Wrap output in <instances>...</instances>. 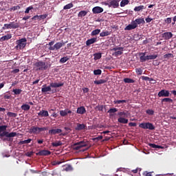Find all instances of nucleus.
Returning a JSON list of instances; mask_svg holds the SVG:
<instances>
[{
    "label": "nucleus",
    "mask_w": 176,
    "mask_h": 176,
    "mask_svg": "<svg viewBox=\"0 0 176 176\" xmlns=\"http://www.w3.org/2000/svg\"><path fill=\"white\" fill-rule=\"evenodd\" d=\"M38 116H41V118H47L49 116V112L46 110H41L38 113Z\"/></svg>",
    "instance_id": "412c9836"
},
{
    "label": "nucleus",
    "mask_w": 176,
    "mask_h": 176,
    "mask_svg": "<svg viewBox=\"0 0 176 176\" xmlns=\"http://www.w3.org/2000/svg\"><path fill=\"white\" fill-rule=\"evenodd\" d=\"M22 91L23 90L20 89H14L12 90V93H14L15 96H19V94H21Z\"/></svg>",
    "instance_id": "f704fd0d"
},
{
    "label": "nucleus",
    "mask_w": 176,
    "mask_h": 176,
    "mask_svg": "<svg viewBox=\"0 0 176 176\" xmlns=\"http://www.w3.org/2000/svg\"><path fill=\"white\" fill-rule=\"evenodd\" d=\"M139 56L140 63H145V61H148V56H146V52H140Z\"/></svg>",
    "instance_id": "2eb2a0df"
},
{
    "label": "nucleus",
    "mask_w": 176,
    "mask_h": 176,
    "mask_svg": "<svg viewBox=\"0 0 176 176\" xmlns=\"http://www.w3.org/2000/svg\"><path fill=\"white\" fill-rule=\"evenodd\" d=\"M34 66L38 67V71H43L47 69V66H46V63L38 61L34 63Z\"/></svg>",
    "instance_id": "9d476101"
},
{
    "label": "nucleus",
    "mask_w": 176,
    "mask_h": 176,
    "mask_svg": "<svg viewBox=\"0 0 176 176\" xmlns=\"http://www.w3.org/2000/svg\"><path fill=\"white\" fill-rule=\"evenodd\" d=\"M86 112V108L85 107L81 106L77 109L76 113H79L80 115H84Z\"/></svg>",
    "instance_id": "393cba45"
},
{
    "label": "nucleus",
    "mask_w": 176,
    "mask_h": 176,
    "mask_svg": "<svg viewBox=\"0 0 176 176\" xmlns=\"http://www.w3.org/2000/svg\"><path fill=\"white\" fill-rule=\"evenodd\" d=\"M20 6H14L12 7V10H19V9H20Z\"/></svg>",
    "instance_id": "774afa93"
},
{
    "label": "nucleus",
    "mask_w": 176,
    "mask_h": 176,
    "mask_svg": "<svg viewBox=\"0 0 176 176\" xmlns=\"http://www.w3.org/2000/svg\"><path fill=\"white\" fill-rule=\"evenodd\" d=\"M68 60H69V58H68V56H64L60 59L59 63H60L61 64H64V63H67Z\"/></svg>",
    "instance_id": "e433bc0d"
},
{
    "label": "nucleus",
    "mask_w": 176,
    "mask_h": 176,
    "mask_svg": "<svg viewBox=\"0 0 176 176\" xmlns=\"http://www.w3.org/2000/svg\"><path fill=\"white\" fill-rule=\"evenodd\" d=\"M141 79H142V80H146V81H151V80H153V78H151L148 76H141Z\"/></svg>",
    "instance_id": "49530a36"
},
{
    "label": "nucleus",
    "mask_w": 176,
    "mask_h": 176,
    "mask_svg": "<svg viewBox=\"0 0 176 176\" xmlns=\"http://www.w3.org/2000/svg\"><path fill=\"white\" fill-rule=\"evenodd\" d=\"M111 50V52H115L114 53H113V56H115V57H118V56H122V54H123V50H124V47H114L112 48Z\"/></svg>",
    "instance_id": "6e6552de"
},
{
    "label": "nucleus",
    "mask_w": 176,
    "mask_h": 176,
    "mask_svg": "<svg viewBox=\"0 0 176 176\" xmlns=\"http://www.w3.org/2000/svg\"><path fill=\"white\" fill-rule=\"evenodd\" d=\"M148 60H156L157 58V55H147Z\"/></svg>",
    "instance_id": "37998d69"
},
{
    "label": "nucleus",
    "mask_w": 176,
    "mask_h": 176,
    "mask_svg": "<svg viewBox=\"0 0 176 176\" xmlns=\"http://www.w3.org/2000/svg\"><path fill=\"white\" fill-rule=\"evenodd\" d=\"M36 156H49L52 155V152L48 150H41L39 152L36 153Z\"/></svg>",
    "instance_id": "4468645a"
},
{
    "label": "nucleus",
    "mask_w": 176,
    "mask_h": 176,
    "mask_svg": "<svg viewBox=\"0 0 176 176\" xmlns=\"http://www.w3.org/2000/svg\"><path fill=\"white\" fill-rule=\"evenodd\" d=\"M101 74H102V71L100 69L94 70V75H101Z\"/></svg>",
    "instance_id": "a18cd8bd"
},
{
    "label": "nucleus",
    "mask_w": 176,
    "mask_h": 176,
    "mask_svg": "<svg viewBox=\"0 0 176 176\" xmlns=\"http://www.w3.org/2000/svg\"><path fill=\"white\" fill-rule=\"evenodd\" d=\"M174 57V55L173 54H166L164 55V58H171Z\"/></svg>",
    "instance_id": "603ef678"
},
{
    "label": "nucleus",
    "mask_w": 176,
    "mask_h": 176,
    "mask_svg": "<svg viewBox=\"0 0 176 176\" xmlns=\"http://www.w3.org/2000/svg\"><path fill=\"white\" fill-rule=\"evenodd\" d=\"M21 109H22V111H30V109H31V107L29 104H23L21 105Z\"/></svg>",
    "instance_id": "cd10ccee"
},
{
    "label": "nucleus",
    "mask_w": 176,
    "mask_h": 176,
    "mask_svg": "<svg viewBox=\"0 0 176 176\" xmlns=\"http://www.w3.org/2000/svg\"><path fill=\"white\" fill-rule=\"evenodd\" d=\"M60 116H67V110H62L60 111Z\"/></svg>",
    "instance_id": "6e6d98bb"
},
{
    "label": "nucleus",
    "mask_w": 176,
    "mask_h": 176,
    "mask_svg": "<svg viewBox=\"0 0 176 176\" xmlns=\"http://www.w3.org/2000/svg\"><path fill=\"white\" fill-rule=\"evenodd\" d=\"M148 146H151V148H154L155 149H163V147L162 146L152 144V143H149Z\"/></svg>",
    "instance_id": "c756f323"
},
{
    "label": "nucleus",
    "mask_w": 176,
    "mask_h": 176,
    "mask_svg": "<svg viewBox=\"0 0 176 176\" xmlns=\"http://www.w3.org/2000/svg\"><path fill=\"white\" fill-rule=\"evenodd\" d=\"M107 112H108V113H115L116 112H118V109L111 108Z\"/></svg>",
    "instance_id": "8fccbe9b"
},
{
    "label": "nucleus",
    "mask_w": 176,
    "mask_h": 176,
    "mask_svg": "<svg viewBox=\"0 0 176 176\" xmlns=\"http://www.w3.org/2000/svg\"><path fill=\"white\" fill-rule=\"evenodd\" d=\"M33 9H34V6H30L26 8L25 13L28 14L30 13V10H32Z\"/></svg>",
    "instance_id": "864d4df0"
},
{
    "label": "nucleus",
    "mask_w": 176,
    "mask_h": 176,
    "mask_svg": "<svg viewBox=\"0 0 176 176\" xmlns=\"http://www.w3.org/2000/svg\"><path fill=\"white\" fill-rule=\"evenodd\" d=\"M134 21L136 25L145 24V20L144 19V18H138V19H136L135 21Z\"/></svg>",
    "instance_id": "4be33fe9"
},
{
    "label": "nucleus",
    "mask_w": 176,
    "mask_h": 176,
    "mask_svg": "<svg viewBox=\"0 0 176 176\" xmlns=\"http://www.w3.org/2000/svg\"><path fill=\"white\" fill-rule=\"evenodd\" d=\"M158 97H170L171 96V94H170V91L166 89H162L158 94Z\"/></svg>",
    "instance_id": "f8f14e48"
},
{
    "label": "nucleus",
    "mask_w": 176,
    "mask_h": 176,
    "mask_svg": "<svg viewBox=\"0 0 176 176\" xmlns=\"http://www.w3.org/2000/svg\"><path fill=\"white\" fill-rule=\"evenodd\" d=\"M139 127L143 130H155V125L149 122L140 123Z\"/></svg>",
    "instance_id": "423d86ee"
},
{
    "label": "nucleus",
    "mask_w": 176,
    "mask_h": 176,
    "mask_svg": "<svg viewBox=\"0 0 176 176\" xmlns=\"http://www.w3.org/2000/svg\"><path fill=\"white\" fill-rule=\"evenodd\" d=\"M32 141L31 139H28L26 140H23L19 142L20 145H24L25 144H30Z\"/></svg>",
    "instance_id": "79ce46f5"
},
{
    "label": "nucleus",
    "mask_w": 176,
    "mask_h": 176,
    "mask_svg": "<svg viewBox=\"0 0 176 176\" xmlns=\"http://www.w3.org/2000/svg\"><path fill=\"white\" fill-rule=\"evenodd\" d=\"M17 135V133L16 132H11L9 133L6 131H2L1 133H0V138H2L3 137H6L8 138H12L13 137H16Z\"/></svg>",
    "instance_id": "1a4fd4ad"
},
{
    "label": "nucleus",
    "mask_w": 176,
    "mask_h": 176,
    "mask_svg": "<svg viewBox=\"0 0 176 176\" xmlns=\"http://www.w3.org/2000/svg\"><path fill=\"white\" fill-rule=\"evenodd\" d=\"M152 20H153V19L150 18L149 16H148L147 18H146V23H151V21H152Z\"/></svg>",
    "instance_id": "338daca9"
},
{
    "label": "nucleus",
    "mask_w": 176,
    "mask_h": 176,
    "mask_svg": "<svg viewBox=\"0 0 176 176\" xmlns=\"http://www.w3.org/2000/svg\"><path fill=\"white\" fill-rule=\"evenodd\" d=\"M47 45L50 46V47H53V45H54V41L50 42L48 44H47Z\"/></svg>",
    "instance_id": "69168bd1"
},
{
    "label": "nucleus",
    "mask_w": 176,
    "mask_h": 176,
    "mask_svg": "<svg viewBox=\"0 0 176 176\" xmlns=\"http://www.w3.org/2000/svg\"><path fill=\"white\" fill-rule=\"evenodd\" d=\"M67 42H58L53 47H50L48 49L49 50H59V49H61V47L64 46Z\"/></svg>",
    "instance_id": "9b49d317"
},
{
    "label": "nucleus",
    "mask_w": 176,
    "mask_h": 176,
    "mask_svg": "<svg viewBox=\"0 0 176 176\" xmlns=\"http://www.w3.org/2000/svg\"><path fill=\"white\" fill-rule=\"evenodd\" d=\"M2 30H10L9 28V24L8 23L4 24V27L2 28Z\"/></svg>",
    "instance_id": "052dcab7"
},
{
    "label": "nucleus",
    "mask_w": 176,
    "mask_h": 176,
    "mask_svg": "<svg viewBox=\"0 0 176 176\" xmlns=\"http://www.w3.org/2000/svg\"><path fill=\"white\" fill-rule=\"evenodd\" d=\"M138 25H137V23L134 21H131V24L128 25L125 28V31H131V30H135Z\"/></svg>",
    "instance_id": "ddd939ff"
},
{
    "label": "nucleus",
    "mask_w": 176,
    "mask_h": 176,
    "mask_svg": "<svg viewBox=\"0 0 176 176\" xmlns=\"http://www.w3.org/2000/svg\"><path fill=\"white\" fill-rule=\"evenodd\" d=\"M3 98L4 100H10V98H12V95H10V94H4Z\"/></svg>",
    "instance_id": "de8ad7c7"
},
{
    "label": "nucleus",
    "mask_w": 176,
    "mask_h": 176,
    "mask_svg": "<svg viewBox=\"0 0 176 176\" xmlns=\"http://www.w3.org/2000/svg\"><path fill=\"white\" fill-rule=\"evenodd\" d=\"M102 12H104V8L100 6H96L92 8V12L94 14H98L100 13H102Z\"/></svg>",
    "instance_id": "dca6fc26"
},
{
    "label": "nucleus",
    "mask_w": 176,
    "mask_h": 176,
    "mask_svg": "<svg viewBox=\"0 0 176 176\" xmlns=\"http://www.w3.org/2000/svg\"><path fill=\"white\" fill-rule=\"evenodd\" d=\"M16 46L14 49L16 50H23L25 46H27V38H23L16 41Z\"/></svg>",
    "instance_id": "20e7f679"
},
{
    "label": "nucleus",
    "mask_w": 176,
    "mask_h": 176,
    "mask_svg": "<svg viewBox=\"0 0 176 176\" xmlns=\"http://www.w3.org/2000/svg\"><path fill=\"white\" fill-rule=\"evenodd\" d=\"M118 123H122V124H127L129 123V119H126L124 118H129V111H120L118 113Z\"/></svg>",
    "instance_id": "f03ea898"
},
{
    "label": "nucleus",
    "mask_w": 176,
    "mask_h": 176,
    "mask_svg": "<svg viewBox=\"0 0 176 176\" xmlns=\"http://www.w3.org/2000/svg\"><path fill=\"white\" fill-rule=\"evenodd\" d=\"M164 21L166 24H171V18H166Z\"/></svg>",
    "instance_id": "13d9d810"
},
{
    "label": "nucleus",
    "mask_w": 176,
    "mask_h": 176,
    "mask_svg": "<svg viewBox=\"0 0 176 176\" xmlns=\"http://www.w3.org/2000/svg\"><path fill=\"white\" fill-rule=\"evenodd\" d=\"M33 155H34V152L33 151L28 152L26 153V156H28V157H31V156H32Z\"/></svg>",
    "instance_id": "680f3d73"
},
{
    "label": "nucleus",
    "mask_w": 176,
    "mask_h": 176,
    "mask_svg": "<svg viewBox=\"0 0 176 176\" xmlns=\"http://www.w3.org/2000/svg\"><path fill=\"white\" fill-rule=\"evenodd\" d=\"M71 8H74V4L72 3H69V4L65 6L63 9L64 10H67L68 9H71Z\"/></svg>",
    "instance_id": "58836bf2"
},
{
    "label": "nucleus",
    "mask_w": 176,
    "mask_h": 176,
    "mask_svg": "<svg viewBox=\"0 0 176 176\" xmlns=\"http://www.w3.org/2000/svg\"><path fill=\"white\" fill-rule=\"evenodd\" d=\"M63 130L60 129H50L49 131V134H51V135H56V134H60V133H62Z\"/></svg>",
    "instance_id": "a211bd4d"
},
{
    "label": "nucleus",
    "mask_w": 176,
    "mask_h": 176,
    "mask_svg": "<svg viewBox=\"0 0 176 176\" xmlns=\"http://www.w3.org/2000/svg\"><path fill=\"white\" fill-rule=\"evenodd\" d=\"M8 25H9V28H10V30H16V28H19L20 27V25H19L18 23H16L14 21H12L10 23H8Z\"/></svg>",
    "instance_id": "6ab92c4d"
},
{
    "label": "nucleus",
    "mask_w": 176,
    "mask_h": 176,
    "mask_svg": "<svg viewBox=\"0 0 176 176\" xmlns=\"http://www.w3.org/2000/svg\"><path fill=\"white\" fill-rule=\"evenodd\" d=\"M94 60H100V58H101V57H102V55L101 53H95L94 54Z\"/></svg>",
    "instance_id": "72a5a7b5"
},
{
    "label": "nucleus",
    "mask_w": 176,
    "mask_h": 176,
    "mask_svg": "<svg viewBox=\"0 0 176 176\" xmlns=\"http://www.w3.org/2000/svg\"><path fill=\"white\" fill-rule=\"evenodd\" d=\"M94 83L95 85H104V83H107V80H103V79H100L99 80L94 81Z\"/></svg>",
    "instance_id": "473e14b6"
},
{
    "label": "nucleus",
    "mask_w": 176,
    "mask_h": 176,
    "mask_svg": "<svg viewBox=\"0 0 176 176\" xmlns=\"http://www.w3.org/2000/svg\"><path fill=\"white\" fill-rule=\"evenodd\" d=\"M87 126L85 124L77 123V126L75 128V130L77 131H80V130H85Z\"/></svg>",
    "instance_id": "aec40b11"
},
{
    "label": "nucleus",
    "mask_w": 176,
    "mask_h": 176,
    "mask_svg": "<svg viewBox=\"0 0 176 176\" xmlns=\"http://www.w3.org/2000/svg\"><path fill=\"white\" fill-rule=\"evenodd\" d=\"M129 127H136L137 126V123H135V122H129Z\"/></svg>",
    "instance_id": "bf43d9fd"
},
{
    "label": "nucleus",
    "mask_w": 176,
    "mask_h": 176,
    "mask_svg": "<svg viewBox=\"0 0 176 176\" xmlns=\"http://www.w3.org/2000/svg\"><path fill=\"white\" fill-rule=\"evenodd\" d=\"M46 17H47V14H43V15H39L38 16V21L45 20V19H46Z\"/></svg>",
    "instance_id": "3c124183"
},
{
    "label": "nucleus",
    "mask_w": 176,
    "mask_h": 176,
    "mask_svg": "<svg viewBox=\"0 0 176 176\" xmlns=\"http://www.w3.org/2000/svg\"><path fill=\"white\" fill-rule=\"evenodd\" d=\"M9 39H12V34H8L1 37L0 42H3L5 41H9Z\"/></svg>",
    "instance_id": "5701e85b"
},
{
    "label": "nucleus",
    "mask_w": 176,
    "mask_h": 176,
    "mask_svg": "<svg viewBox=\"0 0 176 176\" xmlns=\"http://www.w3.org/2000/svg\"><path fill=\"white\" fill-rule=\"evenodd\" d=\"M135 72L136 74H138V75H142V69L141 68L135 69Z\"/></svg>",
    "instance_id": "5fc2aeb1"
},
{
    "label": "nucleus",
    "mask_w": 176,
    "mask_h": 176,
    "mask_svg": "<svg viewBox=\"0 0 176 176\" xmlns=\"http://www.w3.org/2000/svg\"><path fill=\"white\" fill-rule=\"evenodd\" d=\"M47 131V127L46 126L39 127V126H32L30 127L29 130V133L30 134H34L36 135H38V134L42 133V131Z\"/></svg>",
    "instance_id": "7ed1b4c3"
},
{
    "label": "nucleus",
    "mask_w": 176,
    "mask_h": 176,
    "mask_svg": "<svg viewBox=\"0 0 176 176\" xmlns=\"http://www.w3.org/2000/svg\"><path fill=\"white\" fill-rule=\"evenodd\" d=\"M97 42V38L94 37L92 38L88 39L86 41L87 46H90V45H93V43H96Z\"/></svg>",
    "instance_id": "b1692460"
},
{
    "label": "nucleus",
    "mask_w": 176,
    "mask_h": 176,
    "mask_svg": "<svg viewBox=\"0 0 176 176\" xmlns=\"http://www.w3.org/2000/svg\"><path fill=\"white\" fill-rule=\"evenodd\" d=\"M124 83H135V80L131 78H124Z\"/></svg>",
    "instance_id": "c9c22d12"
},
{
    "label": "nucleus",
    "mask_w": 176,
    "mask_h": 176,
    "mask_svg": "<svg viewBox=\"0 0 176 176\" xmlns=\"http://www.w3.org/2000/svg\"><path fill=\"white\" fill-rule=\"evenodd\" d=\"M146 113H147V115H149L150 116H152L155 115V111H153V109H148L146 111Z\"/></svg>",
    "instance_id": "a19ab883"
},
{
    "label": "nucleus",
    "mask_w": 176,
    "mask_h": 176,
    "mask_svg": "<svg viewBox=\"0 0 176 176\" xmlns=\"http://www.w3.org/2000/svg\"><path fill=\"white\" fill-rule=\"evenodd\" d=\"M100 32H101V30L100 29H96L94 30H93L91 33V36H96V35H98V34H100Z\"/></svg>",
    "instance_id": "2f4dec72"
},
{
    "label": "nucleus",
    "mask_w": 176,
    "mask_h": 176,
    "mask_svg": "<svg viewBox=\"0 0 176 176\" xmlns=\"http://www.w3.org/2000/svg\"><path fill=\"white\" fill-rule=\"evenodd\" d=\"M82 91L84 94H86V93H89V89L87 87H85V88H82Z\"/></svg>",
    "instance_id": "0e129e2a"
},
{
    "label": "nucleus",
    "mask_w": 176,
    "mask_h": 176,
    "mask_svg": "<svg viewBox=\"0 0 176 176\" xmlns=\"http://www.w3.org/2000/svg\"><path fill=\"white\" fill-rule=\"evenodd\" d=\"M86 146H87V143L85 141L78 142L72 145V148L74 151H79V149H82V148H85Z\"/></svg>",
    "instance_id": "39448f33"
},
{
    "label": "nucleus",
    "mask_w": 176,
    "mask_h": 176,
    "mask_svg": "<svg viewBox=\"0 0 176 176\" xmlns=\"http://www.w3.org/2000/svg\"><path fill=\"white\" fill-rule=\"evenodd\" d=\"M125 102H127V100H114V104H124Z\"/></svg>",
    "instance_id": "09e8293b"
},
{
    "label": "nucleus",
    "mask_w": 176,
    "mask_h": 176,
    "mask_svg": "<svg viewBox=\"0 0 176 176\" xmlns=\"http://www.w3.org/2000/svg\"><path fill=\"white\" fill-rule=\"evenodd\" d=\"M109 35H111V32H109L108 30L102 31L100 33V36L102 38H104V36H109Z\"/></svg>",
    "instance_id": "bb28decb"
},
{
    "label": "nucleus",
    "mask_w": 176,
    "mask_h": 176,
    "mask_svg": "<svg viewBox=\"0 0 176 176\" xmlns=\"http://www.w3.org/2000/svg\"><path fill=\"white\" fill-rule=\"evenodd\" d=\"M87 15V11L86 10H81L80 12L78 14V17L79 19H82V17H85V16Z\"/></svg>",
    "instance_id": "a878e982"
},
{
    "label": "nucleus",
    "mask_w": 176,
    "mask_h": 176,
    "mask_svg": "<svg viewBox=\"0 0 176 176\" xmlns=\"http://www.w3.org/2000/svg\"><path fill=\"white\" fill-rule=\"evenodd\" d=\"M96 109H98V111H102V110L104 109V106L102 105H98L96 107Z\"/></svg>",
    "instance_id": "4d7b16f0"
},
{
    "label": "nucleus",
    "mask_w": 176,
    "mask_h": 176,
    "mask_svg": "<svg viewBox=\"0 0 176 176\" xmlns=\"http://www.w3.org/2000/svg\"><path fill=\"white\" fill-rule=\"evenodd\" d=\"M129 2L130 1L129 0H122V1L120 2L121 8H124L125 5H129Z\"/></svg>",
    "instance_id": "4c0bfd02"
},
{
    "label": "nucleus",
    "mask_w": 176,
    "mask_h": 176,
    "mask_svg": "<svg viewBox=\"0 0 176 176\" xmlns=\"http://www.w3.org/2000/svg\"><path fill=\"white\" fill-rule=\"evenodd\" d=\"M64 82H50V86L46 87V85H43L41 88L42 93H47V91H52V87L57 89V87H63Z\"/></svg>",
    "instance_id": "f257e3e1"
},
{
    "label": "nucleus",
    "mask_w": 176,
    "mask_h": 176,
    "mask_svg": "<svg viewBox=\"0 0 176 176\" xmlns=\"http://www.w3.org/2000/svg\"><path fill=\"white\" fill-rule=\"evenodd\" d=\"M52 146L57 148V146H61L63 145V142L61 141L58 140L56 141L55 142L52 143Z\"/></svg>",
    "instance_id": "7c9ffc66"
},
{
    "label": "nucleus",
    "mask_w": 176,
    "mask_h": 176,
    "mask_svg": "<svg viewBox=\"0 0 176 176\" xmlns=\"http://www.w3.org/2000/svg\"><path fill=\"white\" fill-rule=\"evenodd\" d=\"M119 2H120L119 0H109L107 2L104 3V5L109 8L116 9V8H119Z\"/></svg>",
    "instance_id": "0eeeda50"
},
{
    "label": "nucleus",
    "mask_w": 176,
    "mask_h": 176,
    "mask_svg": "<svg viewBox=\"0 0 176 176\" xmlns=\"http://www.w3.org/2000/svg\"><path fill=\"white\" fill-rule=\"evenodd\" d=\"M162 102H173V99L170 98H165L162 100Z\"/></svg>",
    "instance_id": "c03bdc74"
},
{
    "label": "nucleus",
    "mask_w": 176,
    "mask_h": 176,
    "mask_svg": "<svg viewBox=\"0 0 176 176\" xmlns=\"http://www.w3.org/2000/svg\"><path fill=\"white\" fill-rule=\"evenodd\" d=\"M7 116H9V118H16L17 113L9 111L7 113Z\"/></svg>",
    "instance_id": "ea45409f"
},
{
    "label": "nucleus",
    "mask_w": 176,
    "mask_h": 176,
    "mask_svg": "<svg viewBox=\"0 0 176 176\" xmlns=\"http://www.w3.org/2000/svg\"><path fill=\"white\" fill-rule=\"evenodd\" d=\"M1 140H3V141H13V139H12V138H2Z\"/></svg>",
    "instance_id": "e2e57ef3"
},
{
    "label": "nucleus",
    "mask_w": 176,
    "mask_h": 176,
    "mask_svg": "<svg viewBox=\"0 0 176 176\" xmlns=\"http://www.w3.org/2000/svg\"><path fill=\"white\" fill-rule=\"evenodd\" d=\"M173 33L171 32H166L162 34V38L165 39V41H168V39H171L173 38Z\"/></svg>",
    "instance_id": "f3484780"
},
{
    "label": "nucleus",
    "mask_w": 176,
    "mask_h": 176,
    "mask_svg": "<svg viewBox=\"0 0 176 176\" xmlns=\"http://www.w3.org/2000/svg\"><path fill=\"white\" fill-rule=\"evenodd\" d=\"M145 9V6H139L134 8V12H142V10Z\"/></svg>",
    "instance_id": "c85d7f7f"
}]
</instances>
